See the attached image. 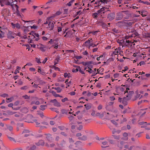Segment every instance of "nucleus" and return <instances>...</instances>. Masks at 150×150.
<instances>
[{"mask_svg": "<svg viewBox=\"0 0 150 150\" xmlns=\"http://www.w3.org/2000/svg\"><path fill=\"white\" fill-rule=\"evenodd\" d=\"M129 88H126V90H125L124 94L125 95V96H126V98H127V100H129L132 97L134 93V92L133 91H129Z\"/></svg>", "mask_w": 150, "mask_h": 150, "instance_id": "f257e3e1", "label": "nucleus"}, {"mask_svg": "<svg viewBox=\"0 0 150 150\" xmlns=\"http://www.w3.org/2000/svg\"><path fill=\"white\" fill-rule=\"evenodd\" d=\"M8 29L6 26L1 27V38L4 37Z\"/></svg>", "mask_w": 150, "mask_h": 150, "instance_id": "f03ea898", "label": "nucleus"}, {"mask_svg": "<svg viewBox=\"0 0 150 150\" xmlns=\"http://www.w3.org/2000/svg\"><path fill=\"white\" fill-rule=\"evenodd\" d=\"M116 92L117 93L118 95H121L124 94L125 91L123 88L118 87L116 88Z\"/></svg>", "mask_w": 150, "mask_h": 150, "instance_id": "7ed1b4c3", "label": "nucleus"}, {"mask_svg": "<svg viewBox=\"0 0 150 150\" xmlns=\"http://www.w3.org/2000/svg\"><path fill=\"white\" fill-rule=\"evenodd\" d=\"M108 1L106 0H101L97 1H96L94 3L95 5H98L100 7H101L102 4H103V5H105V4H107Z\"/></svg>", "mask_w": 150, "mask_h": 150, "instance_id": "20e7f679", "label": "nucleus"}, {"mask_svg": "<svg viewBox=\"0 0 150 150\" xmlns=\"http://www.w3.org/2000/svg\"><path fill=\"white\" fill-rule=\"evenodd\" d=\"M17 0H8L6 2V4L7 5H10L12 6L13 4H16Z\"/></svg>", "mask_w": 150, "mask_h": 150, "instance_id": "39448f33", "label": "nucleus"}, {"mask_svg": "<svg viewBox=\"0 0 150 150\" xmlns=\"http://www.w3.org/2000/svg\"><path fill=\"white\" fill-rule=\"evenodd\" d=\"M115 17V15L113 13H110L108 14L107 16V18L110 21H111L113 20Z\"/></svg>", "mask_w": 150, "mask_h": 150, "instance_id": "423d86ee", "label": "nucleus"}, {"mask_svg": "<svg viewBox=\"0 0 150 150\" xmlns=\"http://www.w3.org/2000/svg\"><path fill=\"white\" fill-rule=\"evenodd\" d=\"M50 102L51 103H53L54 105V106L58 107H60V103L57 101L56 99L51 100L50 101Z\"/></svg>", "mask_w": 150, "mask_h": 150, "instance_id": "0eeeda50", "label": "nucleus"}, {"mask_svg": "<svg viewBox=\"0 0 150 150\" xmlns=\"http://www.w3.org/2000/svg\"><path fill=\"white\" fill-rule=\"evenodd\" d=\"M132 34L129 37L126 36V39H128L131 37H135L136 36H138L139 35L138 33L136 31H134L132 32Z\"/></svg>", "mask_w": 150, "mask_h": 150, "instance_id": "6e6552de", "label": "nucleus"}, {"mask_svg": "<svg viewBox=\"0 0 150 150\" xmlns=\"http://www.w3.org/2000/svg\"><path fill=\"white\" fill-rule=\"evenodd\" d=\"M50 30H52L54 28V24L51 21H50L47 27Z\"/></svg>", "mask_w": 150, "mask_h": 150, "instance_id": "1a4fd4ad", "label": "nucleus"}, {"mask_svg": "<svg viewBox=\"0 0 150 150\" xmlns=\"http://www.w3.org/2000/svg\"><path fill=\"white\" fill-rule=\"evenodd\" d=\"M37 46L38 48L42 52L45 51V45L40 44L38 45Z\"/></svg>", "mask_w": 150, "mask_h": 150, "instance_id": "9d476101", "label": "nucleus"}, {"mask_svg": "<svg viewBox=\"0 0 150 150\" xmlns=\"http://www.w3.org/2000/svg\"><path fill=\"white\" fill-rule=\"evenodd\" d=\"M125 39L123 40V39L120 40V42L119 43L120 46H122L123 47L124 46H127L128 45L125 43Z\"/></svg>", "mask_w": 150, "mask_h": 150, "instance_id": "9b49d317", "label": "nucleus"}, {"mask_svg": "<svg viewBox=\"0 0 150 150\" xmlns=\"http://www.w3.org/2000/svg\"><path fill=\"white\" fill-rule=\"evenodd\" d=\"M123 17V15L121 13H117V18L118 20L122 19Z\"/></svg>", "mask_w": 150, "mask_h": 150, "instance_id": "f8f14e48", "label": "nucleus"}, {"mask_svg": "<svg viewBox=\"0 0 150 150\" xmlns=\"http://www.w3.org/2000/svg\"><path fill=\"white\" fill-rule=\"evenodd\" d=\"M46 138L49 141L52 140V139L51 135L50 134H47L46 135Z\"/></svg>", "mask_w": 150, "mask_h": 150, "instance_id": "ddd939ff", "label": "nucleus"}, {"mask_svg": "<svg viewBox=\"0 0 150 150\" xmlns=\"http://www.w3.org/2000/svg\"><path fill=\"white\" fill-rule=\"evenodd\" d=\"M44 144V142L43 140H40L36 144L39 146L40 145L43 146Z\"/></svg>", "mask_w": 150, "mask_h": 150, "instance_id": "4468645a", "label": "nucleus"}, {"mask_svg": "<svg viewBox=\"0 0 150 150\" xmlns=\"http://www.w3.org/2000/svg\"><path fill=\"white\" fill-rule=\"evenodd\" d=\"M77 123L78 124H79L80 123V122H78ZM76 127L78 130H81L82 129L83 126L82 125H76Z\"/></svg>", "mask_w": 150, "mask_h": 150, "instance_id": "2eb2a0df", "label": "nucleus"}, {"mask_svg": "<svg viewBox=\"0 0 150 150\" xmlns=\"http://www.w3.org/2000/svg\"><path fill=\"white\" fill-rule=\"evenodd\" d=\"M78 139L80 140L85 141L87 139V137L86 135H83L81 137H79Z\"/></svg>", "mask_w": 150, "mask_h": 150, "instance_id": "dca6fc26", "label": "nucleus"}, {"mask_svg": "<svg viewBox=\"0 0 150 150\" xmlns=\"http://www.w3.org/2000/svg\"><path fill=\"white\" fill-rule=\"evenodd\" d=\"M28 108L24 107L21 109V111L24 113H26L28 112Z\"/></svg>", "mask_w": 150, "mask_h": 150, "instance_id": "f3484780", "label": "nucleus"}, {"mask_svg": "<svg viewBox=\"0 0 150 150\" xmlns=\"http://www.w3.org/2000/svg\"><path fill=\"white\" fill-rule=\"evenodd\" d=\"M123 135L124 137L122 139L125 140H127L128 139L127 134V133L125 132L123 134Z\"/></svg>", "mask_w": 150, "mask_h": 150, "instance_id": "a211bd4d", "label": "nucleus"}, {"mask_svg": "<svg viewBox=\"0 0 150 150\" xmlns=\"http://www.w3.org/2000/svg\"><path fill=\"white\" fill-rule=\"evenodd\" d=\"M1 149L2 150H6V147L4 146L3 142L1 141Z\"/></svg>", "mask_w": 150, "mask_h": 150, "instance_id": "6ab92c4d", "label": "nucleus"}, {"mask_svg": "<svg viewBox=\"0 0 150 150\" xmlns=\"http://www.w3.org/2000/svg\"><path fill=\"white\" fill-rule=\"evenodd\" d=\"M14 98L13 97H11L9 98H6V102L7 103H9L11 102L13 100Z\"/></svg>", "mask_w": 150, "mask_h": 150, "instance_id": "aec40b11", "label": "nucleus"}, {"mask_svg": "<svg viewBox=\"0 0 150 150\" xmlns=\"http://www.w3.org/2000/svg\"><path fill=\"white\" fill-rule=\"evenodd\" d=\"M47 106L45 105H42L40 106V109L42 110H44L47 108Z\"/></svg>", "mask_w": 150, "mask_h": 150, "instance_id": "412c9836", "label": "nucleus"}, {"mask_svg": "<svg viewBox=\"0 0 150 150\" xmlns=\"http://www.w3.org/2000/svg\"><path fill=\"white\" fill-rule=\"evenodd\" d=\"M136 93L137 94V95L135 96V98L133 100H136L137 99V98H138L140 97V94H138V92L137 91L136 92Z\"/></svg>", "mask_w": 150, "mask_h": 150, "instance_id": "4be33fe9", "label": "nucleus"}, {"mask_svg": "<svg viewBox=\"0 0 150 150\" xmlns=\"http://www.w3.org/2000/svg\"><path fill=\"white\" fill-rule=\"evenodd\" d=\"M139 2L143 4H147L148 5H150V3L147 1H142V0H139Z\"/></svg>", "mask_w": 150, "mask_h": 150, "instance_id": "5701e85b", "label": "nucleus"}, {"mask_svg": "<svg viewBox=\"0 0 150 150\" xmlns=\"http://www.w3.org/2000/svg\"><path fill=\"white\" fill-rule=\"evenodd\" d=\"M90 42H91L90 41L87 40L83 44L86 47H88V44H91Z\"/></svg>", "mask_w": 150, "mask_h": 150, "instance_id": "b1692460", "label": "nucleus"}, {"mask_svg": "<svg viewBox=\"0 0 150 150\" xmlns=\"http://www.w3.org/2000/svg\"><path fill=\"white\" fill-rule=\"evenodd\" d=\"M102 144L103 145H106V146L105 147L103 146H102V147L103 148H104L105 147H106L108 146V142L106 141L104 142H102Z\"/></svg>", "mask_w": 150, "mask_h": 150, "instance_id": "393cba45", "label": "nucleus"}, {"mask_svg": "<svg viewBox=\"0 0 150 150\" xmlns=\"http://www.w3.org/2000/svg\"><path fill=\"white\" fill-rule=\"evenodd\" d=\"M147 124V122H140L139 123V125H142L141 126V128H143V127H145L144 125L145 124Z\"/></svg>", "mask_w": 150, "mask_h": 150, "instance_id": "a878e982", "label": "nucleus"}, {"mask_svg": "<svg viewBox=\"0 0 150 150\" xmlns=\"http://www.w3.org/2000/svg\"><path fill=\"white\" fill-rule=\"evenodd\" d=\"M59 59V58H57L55 59L54 62V65H56L58 64Z\"/></svg>", "mask_w": 150, "mask_h": 150, "instance_id": "bb28decb", "label": "nucleus"}, {"mask_svg": "<svg viewBox=\"0 0 150 150\" xmlns=\"http://www.w3.org/2000/svg\"><path fill=\"white\" fill-rule=\"evenodd\" d=\"M87 62L88 63V64H87L86 66H87V67L88 68L91 67H92V66H91L90 65L91 64H92V62L91 61H90V62Z\"/></svg>", "mask_w": 150, "mask_h": 150, "instance_id": "cd10ccee", "label": "nucleus"}, {"mask_svg": "<svg viewBox=\"0 0 150 150\" xmlns=\"http://www.w3.org/2000/svg\"><path fill=\"white\" fill-rule=\"evenodd\" d=\"M20 68V67H19L17 66V68L14 72V74H16L18 73L19 72V70Z\"/></svg>", "mask_w": 150, "mask_h": 150, "instance_id": "c85d7f7f", "label": "nucleus"}, {"mask_svg": "<svg viewBox=\"0 0 150 150\" xmlns=\"http://www.w3.org/2000/svg\"><path fill=\"white\" fill-rule=\"evenodd\" d=\"M91 68V67H88V70H87L86 71H88L90 74L93 73V72H94V71L92 70Z\"/></svg>", "mask_w": 150, "mask_h": 150, "instance_id": "c756f323", "label": "nucleus"}, {"mask_svg": "<svg viewBox=\"0 0 150 150\" xmlns=\"http://www.w3.org/2000/svg\"><path fill=\"white\" fill-rule=\"evenodd\" d=\"M92 16L93 18L96 19H97L98 18V16H97V13L96 12L93 13L92 15Z\"/></svg>", "mask_w": 150, "mask_h": 150, "instance_id": "7c9ffc66", "label": "nucleus"}, {"mask_svg": "<svg viewBox=\"0 0 150 150\" xmlns=\"http://www.w3.org/2000/svg\"><path fill=\"white\" fill-rule=\"evenodd\" d=\"M54 89L57 90V93H60L61 92V88L59 87H57V88H54Z\"/></svg>", "mask_w": 150, "mask_h": 150, "instance_id": "2f4dec72", "label": "nucleus"}, {"mask_svg": "<svg viewBox=\"0 0 150 150\" xmlns=\"http://www.w3.org/2000/svg\"><path fill=\"white\" fill-rule=\"evenodd\" d=\"M54 44V45H52V47H54V48L56 49L58 48V43L57 42H56Z\"/></svg>", "mask_w": 150, "mask_h": 150, "instance_id": "473e14b6", "label": "nucleus"}, {"mask_svg": "<svg viewBox=\"0 0 150 150\" xmlns=\"http://www.w3.org/2000/svg\"><path fill=\"white\" fill-rule=\"evenodd\" d=\"M124 25V23L122 22H119L117 23V25L119 26H122Z\"/></svg>", "mask_w": 150, "mask_h": 150, "instance_id": "72a5a7b5", "label": "nucleus"}, {"mask_svg": "<svg viewBox=\"0 0 150 150\" xmlns=\"http://www.w3.org/2000/svg\"><path fill=\"white\" fill-rule=\"evenodd\" d=\"M52 93L53 95V96L55 97H58L60 96L59 95V94H56V92L54 91H52Z\"/></svg>", "mask_w": 150, "mask_h": 150, "instance_id": "f704fd0d", "label": "nucleus"}, {"mask_svg": "<svg viewBox=\"0 0 150 150\" xmlns=\"http://www.w3.org/2000/svg\"><path fill=\"white\" fill-rule=\"evenodd\" d=\"M75 0H71L67 4V5L69 6H71L72 3Z\"/></svg>", "mask_w": 150, "mask_h": 150, "instance_id": "c9c22d12", "label": "nucleus"}, {"mask_svg": "<svg viewBox=\"0 0 150 150\" xmlns=\"http://www.w3.org/2000/svg\"><path fill=\"white\" fill-rule=\"evenodd\" d=\"M7 113L9 115H12L15 113V112H12L10 110L7 111Z\"/></svg>", "mask_w": 150, "mask_h": 150, "instance_id": "e433bc0d", "label": "nucleus"}, {"mask_svg": "<svg viewBox=\"0 0 150 150\" xmlns=\"http://www.w3.org/2000/svg\"><path fill=\"white\" fill-rule=\"evenodd\" d=\"M112 31L114 33H119V32L118 30L117 29L115 28H114L113 29H112Z\"/></svg>", "mask_w": 150, "mask_h": 150, "instance_id": "4c0bfd02", "label": "nucleus"}, {"mask_svg": "<svg viewBox=\"0 0 150 150\" xmlns=\"http://www.w3.org/2000/svg\"><path fill=\"white\" fill-rule=\"evenodd\" d=\"M79 67H78L76 69H73L72 71L73 72H76L79 71Z\"/></svg>", "mask_w": 150, "mask_h": 150, "instance_id": "58836bf2", "label": "nucleus"}, {"mask_svg": "<svg viewBox=\"0 0 150 150\" xmlns=\"http://www.w3.org/2000/svg\"><path fill=\"white\" fill-rule=\"evenodd\" d=\"M55 41V40H52V39H51L50 41H49L48 42L49 43H50L51 44H53L55 43L56 42H54Z\"/></svg>", "mask_w": 150, "mask_h": 150, "instance_id": "ea45409f", "label": "nucleus"}, {"mask_svg": "<svg viewBox=\"0 0 150 150\" xmlns=\"http://www.w3.org/2000/svg\"><path fill=\"white\" fill-rule=\"evenodd\" d=\"M50 109L52 111H54L55 112H56L57 113H59V111H58V110H57V109L56 108H50Z\"/></svg>", "mask_w": 150, "mask_h": 150, "instance_id": "a19ab883", "label": "nucleus"}, {"mask_svg": "<svg viewBox=\"0 0 150 150\" xmlns=\"http://www.w3.org/2000/svg\"><path fill=\"white\" fill-rule=\"evenodd\" d=\"M15 24H16V28H18V29H20V28H21V25H20V24L19 23H15Z\"/></svg>", "mask_w": 150, "mask_h": 150, "instance_id": "79ce46f5", "label": "nucleus"}, {"mask_svg": "<svg viewBox=\"0 0 150 150\" xmlns=\"http://www.w3.org/2000/svg\"><path fill=\"white\" fill-rule=\"evenodd\" d=\"M84 106L87 110H89L91 108V106L87 105H85Z\"/></svg>", "mask_w": 150, "mask_h": 150, "instance_id": "37998d69", "label": "nucleus"}, {"mask_svg": "<svg viewBox=\"0 0 150 150\" xmlns=\"http://www.w3.org/2000/svg\"><path fill=\"white\" fill-rule=\"evenodd\" d=\"M54 145H55L53 143H52L51 144H48L46 145V146L48 147H54Z\"/></svg>", "mask_w": 150, "mask_h": 150, "instance_id": "c03bdc74", "label": "nucleus"}, {"mask_svg": "<svg viewBox=\"0 0 150 150\" xmlns=\"http://www.w3.org/2000/svg\"><path fill=\"white\" fill-rule=\"evenodd\" d=\"M82 13V12L81 11H77L76 12V13L75 14V16H77L78 15H80Z\"/></svg>", "mask_w": 150, "mask_h": 150, "instance_id": "a18cd8bd", "label": "nucleus"}, {"mask_svg": "<svg viewBox=\"0 0 150 150\" xmlns=\"http://www.w3.org/2000/svg\"><path fill=\"white\" fill-rule=\"evenodd\" d=\"M29 150H38L36 149V147L35 145L31 147Z\"/></svg>", "mask_w": 150, "mask_h": 150, "instance_id": "49530a36", "label": "nucleus"}, {"mask_svg": "<svg viewBox=\"0 0 150 150\" xmlns=\"http://www.w3.org/2000/svg\"><path fill=\"white\" fill-rule=\"evenodd\" d=\"M30 132L29 131L28 129H24L23 131V133H28Z\"/></svg>", "mask_w": 150, "mask_h": 150, "instance_id": "de8ad7c7", "label": "nucleus"}, {"mask_svg": "<svg viewBox=\"0 0 150 150\" xmlns=\"http://www.w3.org/2000/svg\"><path fill=\"white\" fill-rule=\"evenodd\" d=\"M69 74H70L69 73L68 74L67 73H65L64 74V77L66 78L68 77V78H69Z\"/></svg>", "mask_w": 150, "mask_h": 150, "instance_id": "09e8293b", "label": "nucleus"}, {"mask_svg": "<svg viewBox=\"0 0 150 150\" xmlns=\"http://www.w3.org/2000/svg\"><path fill=\"white\" fill-rule=\"evenodd\" d=\"M110 100L111 101H113L115 100V98L114 96H110L109 97Z\"/></svg>", "mask_w": 150, "mask_h": 150, "instance_id": "8fccbe9b", "label": "nucleus"}, {"mask_svg": "<svg viewBox=\"0 0 150 150\" xmlns=\"http://www.w3.org/2000/svg\"><path fill=\"white\" fill-rule=\"evenodd\" d=\"M113 137L116 139H120V137L119 136H116L115 135H113Z\"/></svg>", "mask_w": 150, "mask_h": 150, "instance_id": "3c124183", "label": "nucleus"}, {"mask_svg": "<svg viewBox=\"0 0 150 150\" xmlns=\"http://www.w3.org/2000/svg\"><path fill=\"white\" fill-rule=\"evenodd\" d=\"M81 142L80 141H78L76 142L75 144L76 145V147H77L78 145L81 144Z\"/></svg>", "mask_w": 150, "mask_h": 150, "instance_id": "603ef678", "label": "nucleus"}, {"mask_svg": "<svg viewBox=\"0 0 150 150\" xmlns=\"http://www.w3.org/2000/svg\"><path fill=\"white\" fill-rule=\"evenodd\" d=\"M8 137L9 138V139L11 141H13L15 142H16V141L13 138L10 137Z\"/></svg>", "mask_w": 150, "mask_h": 150, "instance_id": "864d4df0", "label": "nucleus"}, {"mask_svg": "<svg viewBox=\"0 0 150 150\" xmlns=\"http://www.w3.org/2000/svg\"><path fill=\"white\" fill-rule=\"evenodd\" d=\"M79 71L82 74H85L84 72L81 70V68L80 67H79Z\"/></svg>", "mask_w": 150, "mask_h": 150, "instance_id": "5fc2aeb1", "label": "nucleus"}, {"mask_svg": "<svg viewBox=\"0 0 150 150\" xmlns=\"http://www.w3.org/2000/svg\"><path fill=\"white\" fill-rule=\"evenodd\" d=\"M62 30V28L61 27H57V31L58 32H61Z\"/></svg>", "mask_w": 150, "mask_h": 150, "instance_id": "6e6d98bb", "label": "nucleus"}, {"mask_svg": "<svg viewBox=\"0 0 150 150\" xmlns=\"http://www.w3.org/2000/svg\"><path fill=\"white\" fill-rule=\"evenodd\" d=\"M34 35H33V37L34 38H35V36H36L38 38L39 37V35L38 33H35L34 32L33 33Z\"/></svg>", "mask_w": 150, "mask_h": 150, "instance_id": "4d7b16f0", "label": "nucleus"}, {"mask_svg": "<svg viewBox=\"0 0 150 150\" xmlns=\"http://www.w3.org/2000/svg\"><path fill=\"white\" fill-rule=\"evenodd\" d=\"M68 99L67 98H65L64 99H62V101L63 102H65L66 101H68Z\"/></svg>", "mask_w": 150, "mask_h": 150, "instance_id": "13d9d810", "label": "nucleus"}, {"mask_svg": "<svg viewBox=\"0 0 150 150\" xmlns=\"http://www.w3.org/2000/svg\"><path fill=\"white\" fill-rule=\"evenodd\" d=\"M98 43L97 44H93L92 43H91L90 44V46H91L93 47H94L98 45Z\"/></svg>", "mask_w": 150, "mask_h": 150, "instance_id": "bf43d9fd", "label": "nucleus"}, {"mask_svg": "<svg viewBox=\"0 0 150 150\" xmlns=\"http://www.w3.org/2000/svg\"><path fill=\"white\" fill-rule=\"evenodd\" d=\"M23 82L21 81V80H20L18 82V84L19 85H22L23 84Z\"/></svg>", "mask_w": 150, "mask_h": 150, "instance_id": "052dcab7", "label": "nucleus"}, {"mask_svg": "<svg viewBox=\"0 0 150 150\" xmlns=\"http://www.w3.org/2000/svg\"><path fill=\"white\" fill-rule=\"evenodd\" d=\"M74 117L72 115H71L68 117V118L70 121H71L73 119Z\"/></svg>", "mask_w": 150, "mask_h": 150, "instance_id": "680f3d73", "label": "nucleus"}, {"mask_svg": "<svg viewBox=\"0 0 150 150\" xmlns=\"http://www.w3.org/2000/svg\"><path fill=\"white\" fill-rule=\"evenodd\" d=\"M23 97L25 99H29V97L27 95H25L23 96Z\"/></svg>", "mask_w": 150, "mask_h": 150, "instance_id": "e2e57ef3", "label": "nucleus"}, {"mask_svg": "<svg viewBox=\"0 0 150 150\" xmlns=\"http://www.w3.org/2000/svg\"><path fill=\"white\" fill-rule=\"evenodd\" d=\"M7 128L10 131L13 129V127L10 126H9L7 127Z\"/></svg>", "mask_w": 150, "mask_h": 150, "instance_id": "0e129e2a", "label": "nucleus"}, {"mask_svg": "<svg viewBox=\"0 0 150 150\" xmlns=\"http://www.w3.org/2000/svg\"><path fill=\"white\" fill-rule=\"evenodd\" d=\"M82 64L84 66H86L87 64H88V63L87 62H82Z\"/></svg>", "mask_w": 150, "mask_h": 150, "instance_id": "69168bd1", "label": "nucleus"}, {"mask_svg": "<svg viewBox=\"0 0 150 150\" xmlns=\"http://www.w3.org/2000/svg\"><path fill=\"white\" fill-rule=\"evenodd\" d=\"M105 8V7H103L102 8H101L100 10L102 11V13H104L105 11H104V8Z\"/></svg>", "mask_w": 150, "mask_h": 150, "instance_id": "338daca9", "label": "nucleus"}, {"mask_svg": "<svg viewBox=\"0 0 150 150\" xmlns=\"http://www.w3.org/2000/svg\"><path fill=\"white\" fill-rule=\"evenodd\" d=\"M119 53L117 49H115V50L114 52V53L115 54H117Z\"/></svg>", "mask_w": 150, "mask_h": 150, "instance_id": "774afa93", "label": "nucleus"}]
</instances>
